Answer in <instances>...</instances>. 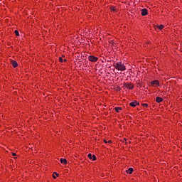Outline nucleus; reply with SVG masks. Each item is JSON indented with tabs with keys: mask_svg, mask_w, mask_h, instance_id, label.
Segmentation results:
<instances>
[{
	"mask_svg": "<svg viewBox=\"0 0 182 182\" xmlns=\"http://www.w3.org/2000/svg\"><path fill=\"white\" fill-rule=\"evenodd\" d=\"M11 65L14 68H18V63L16 61H12Z\"/></svg>",
	"mask_w": 182,
	"mask_h": 182,
	"instance_id": "obj_9",
	"label": "nucleus"
},
{
	"mask_svg": "<svg viewBox=\"0 0 182 182\" xmlns=\"http://www.w3.org/2000/svg\"><path fill=\"white\" fill-rule=\"evenodd\" d=\"M107 142H108L107 140L104 139V143H107Z\"/></svg>",
	"mask_w": 182,
	"mask_h": 182,
	"instance_id": "obj_21",
	"label": "nucleus"
},
{
	"mask_svg": "<svg viewBox=\"0 0 182 182\" xmlns=\"http://www.w3.org/2000/svg\"><path fill=\"white\" fill-rule=\"evenodd\" d=\"M147 9H144L141 10V15L142 16H146V15H147Z\"/></svg>",
	"mask_w": 182,
	"mask_h": 182,
	"instance_id": "obj_7",
	"label": "nucleus"
},
{
	"mask_svg": "<svg viewBox=\"0 0 182 182\" xmlns=\"http://www.w3.org/2000/svg\"><path fill=\"white\" fill-rule=\"evenodd\" d=\"M133 168H129L128 170H127V174H132L133 173Z\"/></svg>",
	"mask_w": 182,
	"mask_h": 182,
	"instance_id": "obj_11",
	"label": "nucleus"
},
{
	"mask_svg": "<svg viewBox=\"0 0 182 182\" xmlns=\"http://www.w3.org/2000/svg\"><path fill=\"white\" fill-rule=\"evenodd\" d=\"M110 11H111V12H116V7L111 6L110 7Z\"/></svg>",
	"mask_w": 182,
	"mask_h": 182,
	"instance_id": "obj_13",
	"label": "nucleus"
},
{
	"mask_svg": "<svg viewBox=\"0 0 182 182\" xmlns=\"http://www.w3.org/2000/svg\"><path fill=\"white\" fill-rule=\"evenodd\" d=\"M60 163L62 164H68V161H66L65 159H60Z\"/></svg>",
	"mask_w": 182,
	"mask_h": 182,
	"instance_id": "obj_10",
	"label": "nucleus"
},
{
	"mask_svg": "<svg viewBox=\"0 0 182 182\" xmlns=\"http://www.w3.org/2000/svg\"><path fill=\"white\" fill-rule=\"evenodd\" d=\"M158 29H159V31H161V29H163L164 28V25H160V26H157Z\"/></svg>",
	"mask_w": 182,
	"mask_h": 182,
	"instance_id": "obj_14",
	"label": "nucleus"
},
{
	"mask_svg": "<svg viewBox=\"0 0 182 182\" xmlns=\"http://www.w3.org/2000/svg\"><path fill=\"white\" fill-rule=\"evenodd\" d=\"M130 106H132V107H136V106L139 105V102L134 101V102H130Z\"/></svg>",
	"mask_w": 182,
	"mask_h": 182,
	"instance_id": "obj_6",
	"label": "nucleus"
},
{
	"mask_svg": "<svg viewBox=\"0 0 182 182\" xmlns=\"http://www.w3.org/2000/svg\"><path fill=\"white\" fill-rule=\"evenodd\" d=\"M88 60H90V62H97V60H99V58L93 55H89Z\"/></svg>",
	"mask_w": 182,
	"mask_h": 182,
	"instance_id": "obj_2",
	"label": "nucleus"
},
{
	"mask_svg": "<svg viewBox=\"0 0 182 182\" xmlns=\"http://www.w3.org/2000/svg\"><path fill=\"white\" fill-rule=\"evenodd\" d=\"M142 106H144V107H149V105L147 104H142Z\"/></svg>",
	"mask_w": 182,
	"mask_h": 182,
	"instance_id": "obj_18",
	"label": "nucleus"
},
{
	"mask_svg": "<svg viewBox=\"0 0 182 182\" xmlns=\"http://www.w3.org/2000/svg\"><path fill=\"white\" fill-rule=\"evenodd\" d=\"M59 62L63 63V58H62V57L59 58Z\"/></svg>",
	"mask_w": 182,
	"mask_h": 182,
	"instance_id": "obj_19",
	"label": "nucleus"
},
{
	"mask_svg": "<svg viewBox=\"0 0 182 182\" xmlns=\"http://www.w3.org/2000/svg\"><path fill=\"white\" fill-rule=\"evenodd\" d=\"M107 143H109V144L112 143V140H109L108 141H107Z\"/></svg>",
	"mask_w": 182,
	"mask_h": 182,
	"instance_id": "obj_20",
	"label": "nucleus"
},
{
	"mask_svg": "<svg viewBox=\"0 0 182 182\" xmlns=\"http://www.w3.org/2000/svg\"><path fill=\"white\" fill-rule=\"evenodd\" d=\"M12 156H16V153H13Z\"/></svg>",
	"mask_w": 182,
	"mask_h": 182,
	"instance_id": "obj_22",
	"label": "nucleus"
},
{
	"mask_svg": "<svg viewBox=\"0 0 182 182\" xmlns=\"http://www.w3.org/2000/svg\"><path fill=\"white\" fill-rule=\"evenodd\" d=\"M114 68L117 69V70H120L121 72H124L126 70V65L122 62L118 61L117 63H114Z\"/></svg>",
	"mask_w": 182,
	"mask_h": 182,
	"instance_id": "obj_1",
	"label": "nucleus"
},
{
	"mask_svg": "<svg viewBox=\"0 0 182 182\" xmlns=\"http://www.w3.org/2000/svg\"><path fill=\"white\" fill-rule=\"evenodd\" d=\"M109 45L110 46H116V43H114L113 41H109Z\"/></svg>",
	"mask_w": 182,
	"mask_h": 182,
	"instance_id": "obj_12",
	"label": "nucleus"
},
{
	"mask_svg": "<svg viewBox=\"0 0 182 182\" xmlns=\"http://www.w3.org/2000/svg\"><path fill=\"white\" fill-rule=\"evenodd\" d=\"M124 87L127 89H129V90H132L134 87V86L132 83H126L124 84Z\"/></svg>",
	"mask_w": 182,
	"mask_h": 182,
	"instance_id": "obj_3",
	"label": "nucleus"
},
{
	"mask_svg": "<svg viewBox=\"0 0 182 182\" xmlns=\"http://www.w3.org/2000/svg\"><path fill=\"white\" fill-rule=\"evenodd\" d=\"M14 33L16 35V36H19V31H18L17 30L14 31Z\"/></svg>",
	"mask_w": 182,
	"mask_h": 182,
	"instance_id": "obj_17",
	"label": "nucleus"
},
{
	"mask_svg": "<svg viewBox=\"0 0 182 182\" xmlns=\"http://www.w3.org/2000/svg\"><path fill=\"white\" fill-rule=\"evenodd\" d=\"M156 103H161V102H163V98L161 97H156Z\"/></svg>",
	"mask_w": 182,
	"mask_h": 182,
	"instance_id": "obj_8",
	"label": "nucleus"
},
{
	"mask_svg": "<svg viewBox=\"0 0 182 182\" xmlns=\"http://www.w3.org/2000/svg\"><path fill=\"white\" fill-rule=\"evenodd\" d=\"M88 158L90 159V160H92L93 161H95L96 160V156L92 155V154H88Z\"/></svg>",
	"mask_w": 182,
	"mask_h": 182,
	"instance_id": "obj_5",
	"label": "nucleus"
},
{
	"mask_svg": "<svg viewBox=\"0 0 182 182\" xmlns=\"http://www.w3.org/2000/svg\"><path fill=\"white\" fill-rule=\"evenodd\" d=\"M56 176H58V173L54 172L53 174V178H56Z\"/></svg>",
	"mask_w": 182,
	"mask_h": 182,
	"instance_id": "obj_16",
	"label": "nucleus"
},
{
	"mask_svg": "<svg viewBox=\"0 0 182 182\" xmlns=\"http://www.w3.org/2000/svg\"><path fill=\"white\" fill-rule=\"evenodd\" d=\"M151 85H152L153 87L154 86H160V82L157 80L151 81Z\"/></svg>",
	"mask_w": 182,
	"mask_h": 182,
	"instance_id": "obj_4",
	"label": "nucleus"
},
{
	"mask_svg": "<svg viewBox=\"0 0 182 182\" xmlns=\"http://www.w3.org/2000/svg\"><path fill=\"white\" fill-rule=\"evenodd\" d=\"M120 110H122L121 107H115V111L117 112V113H119Z\"/></svg>",
	"mask_w": 182,
	"mask_h": 182,
	"instance_id": "obj_15",
	"label": "nucleus"
}]
</instances>
